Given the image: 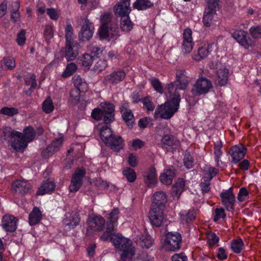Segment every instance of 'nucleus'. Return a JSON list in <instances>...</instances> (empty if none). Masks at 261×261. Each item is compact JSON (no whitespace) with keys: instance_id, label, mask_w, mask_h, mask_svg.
I'll return each instance as SVG.
<instances>
[{"instance_id":"obj_1","label":"nucleus","mask_w":261,"mask_h":261,"mask_svg":"<svg viewBox=\"0 0 261 261\" xmlns=\"http://www.w3.org/2000/svg\"><path fill=\"white\" fill-rule=\"evenodd\" d=\"M185 70H178L176 72V81L169 84L165 89L170 94V98L163 105H159L155 110L154 118L169 119L178 111L180 101V95L177 91L178 89L185 90L189 82L188 77L185 74Z\"/></svg>"},{"instance_id":"obj_2","label":"nucleus","mask_w":261,"mask_h":261,"mask_svg":"<svg viewBox=\"0 0 261 261\" xmlns=\"http://www.w3.org/2000/svg\"><path fill=\"white\" fill-rule=\"evenodd\" d=\"M100 240L102 241L110 240L115 248L122 251L121 258L123 261H125L127 258H132L135 255V249L132 246V241L120 233L116 234L114 225L112 223L107 224L106 229L100 236Z\"/></svg>"},{"instance_id":"obj_3","label":"nucleus","mask_w":261,"mask_h":261,"mask_svg":"<svg viewBox=\"0 0 261 261\" xmlns=\"http://www.w3.org/2000/svg\"><path fill=\"white\" fill-rule=\"evenodd\" d=\"M182 238L177 232L166 233L164 246L166 249L170 251H177L181 247Z\"/></svg>"},{"instance_id":"obj_4","label":"nucleus","mask_w":261,"mask_h":261,"mask_svg":"<svg viewBox=\"0 0 261 261\" xmlns=\"http://www.w3.org/2000/svg\"><path fill=\"white\" fill-rule=\"evenodd\" d=\"M219 9L218 2L215 0L207 1V7L205 10L203 17V22L205 26L210 27L213 24L214 15Z\"/></svg>"},{"instance_id":"obj_5","label":"nucleus","mask_w":261,"mask_h":261,"mask_svg":"<svg viewBox=\"0 0 261 261\" xmlns=\"http://www.w3.org/2000/svg\"><path fill=\"white\" fill-rule=\"evenodd\" d=\"M222 204L225 207L227 211L232 212L234 210V205L236 202V197L232 193V188L220 194Z\"/></svg>"},{"instance_id":"obj_6","label":"nucleus","mask_w":261,"mask_h":261,"mask_svg":"<svg viewBox=\"0 0 261 261\" xmlns=\"http://www.w3.org/2000/svg\"><path fill=\"white\" fill-rule=\"evenodd\" d=\"M232 37L246 49L249 48L253 44V41L248 36L247 32L242 30L235 31L232 34Z\"/></svg>"},{"instance_id":"obj_7","label":"nucleus","mask_w":261,"mask_h":261,"mask_svg":"<svg viewBox=\"0 0 261 261\" xmlns=\"http://www.w3.org/2000/svg\"><path fill=\"white\" fill-rule=\"evenodd\" d=\"M207 70L203 69L199 77L197 80V94H203L207 93L212 87L211 82L203 76V74H207Z\"/></svg>"},{"instance_id":"obj_8","label":"nucleus","mask_w":261,"mask_h":261,"mask_svg":"<svg viewBox=\"0 0 261 261\" xmlns=\"http://www.w3.org/2000/svg\"><path fill=\"white\" fill-rule=\"evenodd\" d=\"M94 29L93 23L86 18L79 33L80 40L83 42L89 40L93 36Z\"/></svg>"},{"instance_id":"obj_9","label":"nucleus","mask_w":261,"mask_h":261,"mask_svg":"<svg viewBox=\"0 0 261 261\" xmlns=\"http://www.w3.org/2000/svg\"><path fill=\"white\" fill-rule=\"evenodd\" d=\"M128 103L126 101H123L120 108V112L123 120L129 128H132L134 123V115L130 109H128Z\"/></svg>"},{"instance_id":"obj_10","label":"nucleus","mask_w":261,"mask_h":261,"mask_svg":"<svg viewBox=\"0 0 261 261\" xmlns=\"http://www.w3.org/2000/svg\"><path fill=\"white\" fill-rule=\"evenodd\" d=\"M246 152V148L242 145L232 146L229 151L232 159L231 162L234 164L239 163L244 158Z\"/></svg>"},{"instance_id":"obj_11","label":"nucleus","mask_w":261,"mask_h":261,"mask_svg":"<svg viewBox=\"0 0 261 261\" xmlns=\"http://www.w3.org/2000/svg\"><path fill=\"white\" fill-rule=\"evenodd\" d=\"M164 210L150 207L149 212V219L151 224L155 226L160 227L164 219Z\"/></svg>"},{"instance_id":"obj_12","label":"nucleus","mask_w":261,"mask_h":261,"mask_svg":"<svg viewBox=\"0 0 261 261\" xmlns=\"http://www.w3.org/2000/svg\"><path fill=\"white\" fill-rule=\"evenodd\" d=\"M130 0H120L114 7V11L116 16L123 17L129 15L131 11L129 7Z\"/></svg>"},{"instance_id":"obj_13","label":"nucleus","mask_w":261,"mask_h":261,"mask_svg":"<svg viewBox=\"0 0 261 261\" xmlns=\"http://www.w3.org/2000/svg\"><path fill=\"white\" fill-rule=\"evenodd\" d=\"M105 145L110 147L114 151L118 152L124 146V140L120 136L115 134L109 139L105 141Z\"/></svg>"},{"instance_id":"obj_14","label":"nucleus","mask_w":261,"mask_h":261,"mask_svg":"<svg viewBox=\"0 0 261 261\" xmlns=\"http://www.w3.org/2000/svg\"><path fill=\"white\" fill-rule=\"evenodd\" d=\"M62 143L63 139L62 138L54 140L50 145L42 151L41 153L42 156L44 159H47L51 156L60 149Z\"/></svg>"},{"instance_id":"obj_15","label":"nucleus","mask_w":261,"mask_h":261,"mask_svg":"<svg viewBox=\"0 0 261 261\" xmlns=\"http://www.w3.org/2000/svg\"><path fill=\"white\" fill-rule=\"evenodd\" d=\"M79 48L78 42L65 44L64 56L67 61H73L76 58Z\"/></svg>"},{"instance_id":"obj_16","label":"nucleus","mask_w":261,"mask_h":261,"mask_svg":"<svg viewBox=\"0 0 261 261\" xmlns=\"http://www.w3.org/2000/svg\"><path fill=\"white\" fill-rule=\"evenodd\" d=\"M192 31L189 28L186 29L183 33V42L182 44V50L185 53H190L194 45L192 41Z\"/></svg>"},{"instance_id":"obj_17","label":"nucleus","mask_w":261,"mask_h":261,"mask_svg":"<svg viewBox=\"0 0 261 261\" xmlns=\"http://www.w3.org/2000/svg\"><path fill=\"white\" fill-rule=\"evenodd\" d=\"M167 201L165 193L162 191L157 192L153 196L151 207L164 210Z\"/></svg>"},{"instance_id":"obj_18","label":"nucleus","mask_w":261,"mask_h":261,"mask_svg":"<svg viewBox=\"0 0 261 261\" xmlns=\"http://www.w3.org/2000/svg\"><path fill=\"white\" fill-rule=\"evenodd\" d=\"M31 189L30 184L24 180H16L12 185V190L14 193L25 194Z\"/></svg>"},{"instance_id":"obj_19","label":"nucleus","mask_w":261,"mask_h":261,"mask_svg":"<svg viewBox=\"0 0 261 261\" xmlns=\"http://www.w3.org/2000/svg\"><path fill=\"white\" fill-rule=\"evenodd\" d=\"M18 219L12 215H5L2 219V226L7 231L13 232L17 228Z\"/></svg>"},{"instance_id":"obj_20","label":"nucleus","mask_w":261,"mask_h":261,"mask_svg":"<svg viewBox=\"0 0 261 261\" xmlns=\"http://www.w3.org/2000/svg\"><path fill=\"white\" fill-rule=\"evenodd\" d=\"M125 76V73L122 70L115 71L108 75L103 80L105 85L117 84L122 81Z\"/></svg>"},{"instance_id":"obj_21","label":"nucleus","mask_w":261,"mask_h":261,"mask_svg":"<svg viewBox=\"0 0 261 261\" xmlns=\"http://www.w3.org/2000/svg\"><path fill=\"white\" fill-rule=\"evenodd\" d=\"M228 70L225 67L220 68L217 71L215 83L220 87L225 86L228 80Z\"/></svg>"},{"instance_id":"obj_22","label":"nucleus","mask_w":261,"mask_h":261,"mask_svg":"<svg viewBox=\"0 0 261 261\" xmlns=\"http://www.w3.org/2000/svg\"><path fill=\"white\" fill-rule=\"evenodd\" d=\"M105 220L101 216H94L89 219V224L94 231H101L105 225Z\"/></svg>"},{"instance_id":"obj_23","label":"nucleus","mask_w":261,"mask_h":261,"mask_svg":"<svg viewBox=\"0 0 261 261\" xmlns=\"http://www.w3.org/2000/svg\"><path fill=\"white\" fill-rule=\"evenodd\" d=\"M28 142L22 137V134L17 135L14 138V141L12 142V147L16 151L23 152L24 149L28 146Z\"/></svg>"},{"instance_id":"obj_24","label":"nucleus","mask_w":261,"mask_h":261,"mask_svg":"<svg viewBox=\"0 0 261 261\" xmlns=\"http://www.w3.org/2000/svg\"><path fill=\"white\" fill-rule=\"evenodd\" d=\"M42 219V214L40 209L37 207H34L29 217V224L34 225L39 223Z\"/></svg>"},{"instance_id":"obj_25","label":"nucleus","mask_w":261,"mask_h":261,"mask_svg":"<svg viewBox=\"0 0 261 261\" xmlns=\"http://www.w3.org/2000/svg\"><path fill=\"white\" fill-rule=\"evenodd\" d=\"M73 84L75 88L81 92H86L88 89V85L80 75H75L73 77Z\"/></svg>"},{"instance_id":"obj_26","label":"nucleus","mask_w":261,"mask_h":261,"mask_svg":"<svg viewBox=\"0 0 261 261\" xmlns=\"http://www.w3.org/2000/svg\"><path fill=\"white\" fill-rule=\"evenodd\" d=\"M97 129L99 130V135L102 141L105 143V141L111 137L114 134L112 129L107 125L102 126L98 124Z\"/></svg>"},{"instance_id":"obj_27","label":"nucleus","mask_w":261,"mask_h":261,"mask_svg":"<svg viewBox=\"0 0 261 261\" xmlns=\"http://www.w3.org/2000/svg\"><path fill=\"white\" fill-rule=\"evenodd\" d=\"M175 176V170L174 169H168L166 172L161 174L160 177L162 183L170 185L172 184L173 178Z\"/></svg>"},{"instance_id":"obj_28","label":"nucleus","mask_w":261,"mask_h":261,"mask_svg":"<svg viewBox=\"0 0 261 261\" xmlns=\"http://www.w3.org/2000/svg\"><path fill=\"white\" fill-rule=\"evenodd\" d=\"M56 187L54 182L47 180L43 182L39 190L37 192V195H44L46 193L52 192Z\"/></svg>"},{"instance_id":"obj_29","label":"nucleus","mask_w":261,"mask_h":261,"mask_svg":"<svg viewBox=\"0 0 261 261\" xmlns=\"http://www.w3.org/2000/svg\"><path fill=\"white\" fill-rule=\"evenodd\" d=\"M222 142L220 139H218L214 142V159L218 167L219 166V162H221L220 159L223 154V152L222 151Z\"/></svg>"},{"instance_id":"obj_30","label":"nucleus","mask_w":261,"mask_h":261,"mask_svg":"<svg viewBox=\"0 0 261 261\" xmlns=\"http://www.w3.org/2000/svg\"><path fill=\"white\" fill-rule=\"evenodd\" d=\"M153 7V4L150 0H136L133 4V8L139 11L146 10Z\"/></svg>"},{"instance_id":"obj_31","label":"nucleus","mask_w":261,"mask_h":261,"mask_svg":"<svg viewBox=\"0 0 261 261\" xmlns=\"http://www.w3.org/2000/svg\"><path fill=\"white\" fill-rule=\"evenodd\" d=\"M185 181L182 179H179L172 188V194L173 197L179 198L180 195L184 190Z\"/></svg>"},{"instance_id":"obj_32","label":"nucleus","mask_w":261,"mask_h":261,"mask_svg":"<svg viewBox=\"0 0 261 261\" xmlns=\"http://www.w3.org/2000/svg\"><path fill=\"white\" fill-rule=\"evenodd\" d=\"M80 221V217L79 215L77 214H70L69 216L66 217V219L64 220V223L69 227L73 228L76 226Z\"/></svg>"},{"instance_id":"obj_33","label":"nucleus","mask_w":261,"mask_h":261,"mask_svg":"<svg viewBox=\"0 0 261 261\" xmlns=\"http://www.w3.org/2000/svg\"><path fill=\"white\" fill-rule=\"evenodd\" d=\"M35 136L36 132L32 126H28L23 129L22 137L28 143L32 141Z\"/></svg>"},{"instance_id":"obj_34","label":"nucleus","mask_w":261,"mask_h":261,"mask_svg":"<svg viewBox=\"0 0 261 261\" xmlns=\"http://www.w3.org/2000/svg\"><path fill=\"white\" fill-rule=\"evenodd\" d=\"M156 182V173L155 168L151 167L149 170V172L146 175L145 182L149 186L151 187Z\"/></svg>"},{"instance_id":"obj_35","label":"nucleus","mask_w":261,"mask_h":261,"mask_svg":"<svg viewBox=\"0 0 261 261\" xmlns=\"http://www.w3.org/2000/svg\"><path fill=\"white\" fill-rule=\"evenodd\" d=\"M244 247V243L242 239L240 238L233 240L231 243V249L235 253H240L243 250Z\"/></svg>"},{"instance_id":"obj_36","label":"nucleus","mask_w":261,"mask_h":261,"mask_svg":"<svg viewBox=\"0 0 261 261\" xmlns=\"http://www.w3.org/2000/svg\"><path fill=\"white\" fill-rule=\"evenodd\" d=\"M133 25V23L129 17V15L121 17L120 28L122 31L128 32L132 29Z\"/></svg>"},{"instance_id":"obj_37","label":"nucleus","mask_w":261,"mask_h":261,"mask_svg":"<svg viewBox=\"0 0 261 261\" xmlns=\"http://www.w3.org/2000/svg\"><path fill=\"white\" fill-rule=\"evenodd\" d=\"M3 135L2 137L5 140L14 139L17 135H20V133L13 130L10 127H4L3 129Z\"/></svg>"},{"instance_id":"obj_38","label":"nucleus","mask_w":261,"mask_h":261,"mask_svg":"<svg viewBox=\"0 0 261 261\" xmlns=\"http://www.w3.org/2000/svg\"><path fill=\"white\" fill-rule=\"evenodd\" d=\"M94 60L95 58L92 55L87 53L84 54L80 59L83 66L88 69H90Z\"/></svg>"},{"instance_id":"obj_39","label":"nucleus","mask_w":261,"mask_h":261,"mask_svg":"<svg viewBox=\"0 0 261 261\" xmlns=\"http://www.w3.org/2000/svg\"><path fill=\"white\" fill-rule=\"evenodd\" d=\"M161 142L162 147L167 148L175 145L176 141L173 136L166 135L163 137Z\"/></svg>"},{"instance_id":"obj_40","label":"nucleus","mask_w":261,"mask_h":261,"mask_svg":"<svg viewBox=\"0 0 261 261\" xmlns=\"http://www.w3.org/2000/svg\"><path fill=\"white\" fill-rule=\"evenodd\" d=\"M73 28L70 23H68L65 28V44L77 42L73 39Z\"/></svg>"},{"instance_id":"obj_41","label":"nucleus","mask_w":261,"mask_h":261,"mask_svg":"<svg viewBox=\"0 0 261 261\" xmlns=\"http://www.w3.org/2000/svg\"><path fill=\"white\" fill-rule=\"evenodd\" d=\"M80 93L81 92L78 91L77 89H71L69 98L70 102L74 105H77L80 101L81 97Z\"/></svg>"},{"instance_id":"obj_42","label":"nucleus","mask_w":261,"mask_h":261,"mask_svg":"<svg viewBox=\"0 0 261 261\" xmlns=\"http://www.w3.org/2000/svg\"><path fill=\"white\" fill-rule=\"evenodd\" d=\"M83 184V181L80 179H79L78 177H72L71 179V184L69 186V191L71 192H77L81 186Z\"/></svg>"},{"instance_id":"obj_43","label":"nucleus","mask_w":261,"mask_h":261,"mask_svg":"<svg viewBox=\"0 0 261 261\" xmlns=\"http://www.w3.org/2000/svg\"><path fill=\"white\" fill-rule=\"evenodd\" d=\"M210 185L211 180L208 179L207 177L204 176L199 185L201 192L203 195L210 191Z\"/></svg>"},{"instance_id":"obj_44","label":"nucleus","mask_w":261,"mask_h":261,"mask_svg":"<svg viewBox=\"0 0 261 261\" xmlns=\"http://www.w3.org/2000/svg\"><path fill=\"white\" fill-rule=\"evenodd\" d=\"M123 174L129 182H134L137 177L135 170L129 167H126L123 169Z\"/></svg>"},{"instance_id":"obj_45","label":"nucleus","mask_w":261,"mask_h":261,"mask_svg":"<svg viewBox=\"0 0 261 261\" xmlns=\"http://www.w3.org/2000/svg\"><path fill=\"white\" fill-rule=\"evenodd\" d=\"M117 29V27L115 28L100 26L98 33L100 38L106 39L109 37V30L113 31L114 30V31H115Z\"/></svg>"},{"instance_id":"obj_46","label":"nucleus","mask_w":261,"mask_h":261,"mask_svg":"<svg viewBox=\"0 0 261 261\" xmlns=\"http://www.w3.org/2000/svg\"><path fill=\"white\" fill-rule=\"evenodd\" d=\"M77 70V66L74 63L68 64L65 70L63 73L62 76L64 78H67L72 75Z\"/></svg>"},{"instance_id":"obj_47","label":"nucleus","mask_w":261,"mask_h":261,"mask_svg":"<svg viewBox=\"0 0 261 261\" xmlns=\"http://www.w3.org/2000/svg\"><path fill=\"white\" fill-rule=\"evenodd\" d=\"M54 106L53 101L49 96L43 101L42 103V110L46 113H49L53 111Z\"/></svg>"},{"instance_id":"obj_48","label":"nucleus","mask_w":261,"mask_h":261,"mask_svg":"<svg viewBox=\"0 0 261 261\" xmlns=\"http://www.w3.org/2000/svg\"><path fill=\"white\" fill-rule=\"evenodd\" d=\"M208 53V44H204L203 46L199 47L198 49V55H197V61L206 58L207 56Z\"/></svg>"},{"instance_id":"obj_49","label":"nucleus","mask_w":261,"mask_h":261,"mask_svg":"<svg viewBox=\"0 0 261 261\" xmlns=\"http://www.w3.org/2000/svg\"><path fill=\"white\" fill-rule=\"evenodd\" d=\"M0 113L3 115L12 117L18 114V110L17 108L11 107H3L0 110Z\"/></svg>"},{"instance_id":"obj_50","label":"nucleus","mask_w":261,"mask_h":261,"mask_svg":"<svg viewBox=\"0 0 261 261\" xmlns=\"http://www.w3.org/2000/svg\"><path fill=\"white\" fill-rule=\"evenodd\" d=\"M112 17V15L109 13L102 15L100 17V26L113 27L111 24Z\"/></svg>"},{"instance_id":"obj_51","label":"nucleus","mask_w":261,"mask_h":261,"mask_svg":"<svg viewBox=\"0 0 261 261\" xmlns=\"http://www.w3.org/2000/svg\"><path fill=\"white\" fill-rule=\"evenodd\" d=\"M194 159L188 152H185L184 158V164L188 169L192 168L194 165Z\"/></svg>"},{"instance_id":"obj_52","label":"nucleus","mask_w":261,"mask_h":261,"mask_svg":"<svg viewBox=\"0 0 261 261\" xmlns=\"http://www.w3.org/2000/svg\"><path fill=\"white\" fill-rule=\"evenodd\" d=\"M142 101L143 103L144 107L148 111H153L155 106L151 100V98L149 96H146L142 98Z\"/></svg>"},{"instance_id":"obj_53","label":"nucleus","mask_w":261,"mask_h":261,"mask_svg":"<svg viewBox=\"0 0 261 261\" xmlns=\"http://www.w3.org/2000/svg\"><path fill=\"white\" fill-rule=\"evenodd\" d=\"M119 214V210L118 208H114L112 211L109 214V217L108 218V223H112L114 225V223L117 222L118 219V215Z\"/></svg>"},{"instance_id":"obj_54","label":"nucleus","mask_w":261,"mask_h":261,"mask_svg":"<svg viewBox=\"0 0 261 261\" xmlns=\"http://www.w3.org/2000/svg\"><path fill=\"white\" fill-rule=\"evenodd\" d=\"M207 239V242L211 248L214 247L219 241V238L214 232L208 233Z\"/></svg>"},{"instance_id":"obj_55","label":"nucleus","mask_w":261,"mask_h":261,"mask_svg":"<svg viewBox=\"0 0 261 261\" xmlns=\"http://www.w3.org/2000/svg\"><path fill=\"white\" fill-rule=\"evenodd\" d=\"M249 33L254 39L261 38V26H253L250 28Z\"/></svg>"},{"instance_id":"obj_56","label":"nucleus","mask_w":261,"mask_h":261,"mask_svg":"<svg viewBox=\"0 0 261 261\" xmlns=\"http://www.w3.org/2000/svg\"><path fill=\"white\" fill-rule=\"evenodd\" d=\"M150 81L151 85L155 90L158 92L162 94L164 92V89L159 80L156 78H153Z\"/></svg>"},{"instance_id":"obj_57","label":"nucleus","mask_w":261,"mask_h":261,"mask_svg":"<svg viewBox=\"0 0 261 261\" xmlns=\"http://www.w3.org/2000/svg\"><path fill=\"white\" fill-rule=\"evenodd\" d=\"M107 62L103 59H99L96 63L94 69L95 71L100 72L106 69L107 67Z\"/></svg>"},{"instance_id":"obj_58","label":"nucleus","mask_w":261,"mask_h":261,"mask_svg":"<svg viewBox=\"0 0 261 261\" xmlns=\"http://www.w3.org/2000/svg\"><path fill=\"white\" fill-rule=\"evenodd\" d=\"M53 27L50 25H46L44 30V37L48 44L50 39L53 37Z\"/></svg>"},{"instance_id":"obj_59","label":"nucleus","mask_w":261,"mask_h":261,"mask_svg":"<svg viewBox=\"0 0 261 261\" xmlns=\"http://www.w3.org/2000/svg\"><path fill=\"white\" fill-rule=\"evenodd\" d=\"M25 30L22 29L19 33L17 34L16 42L19 46H22L25 44Z\"/></svg>"},{"instance_id":"obj_60","label":"nucleus","mask_w":261,"mask_h":261,"mask_svg":"<svg viewBox=\"0 0 261 261\" xmlns=\"http://www.w3.org/2000/svg\"><path fill=\"white\" fill-rule=\"evenodd\" d=\"M203 171L208 172V179L211 180L212 178L217 174V170L214 167H208L205 165L204 169L201 168Z\"/></svg>"},{"instance_id":"obj_61","label":"nucleus","mask_w":261,"mask_h":261,"mask_svg":"<svg viewBox=\"0 0 261 261\" xmlns=\"http://www.w3.org/2000/svg\"><path fill=\"white\" fill-rule=\"evenodd\" d=\"M226 216L225 214L224 209L223 208H217L215 211V215L213 220L215 222L218 221L220 218H224Z\"/></svg>"},{"instance_id":"obj_62","label":"nucleus","mask_w":261,"mask_h":261,"mask_svg":"<svg viewBox=\"0 0 261 261\" xmlns=\"http://www.w3.org/2000/svg\"><path fill=\"white\" fill-rule=\"evenodd\" d=\"M153 240L149 236H146L144 237L141 242V246L142 247L149 248L152 245Z\"/></svg>"},{"instance_id":"obj_63","label":"nucleus","mask_w":261,"mask_h":261,"mask_svg":"<svg viewBox=\"0 0 261 261\" xmlns=\"http://www.w3.org/2000/svg\"><path fill=\"white\" fill-rule=\"evenodd\" d=\"M103 116L102 110L99 108H95L91 113V117L96 120H101Z\"/></svg>"},{"instance_id":"obj_64","label":"nucleus","mask_w":261,"mask_h":261,"mask_svg":"<svg viewBox=\"0 0 261 261\" xmlns=\"http://www.w3.org/2000/svg\"><path fill=\"white\" fill-rule=\"evenodd\" d=\"M4 63L9 69H12L15 67V62L13 58L10 57L4 58Z\"/></svg>"}]
</instances>
